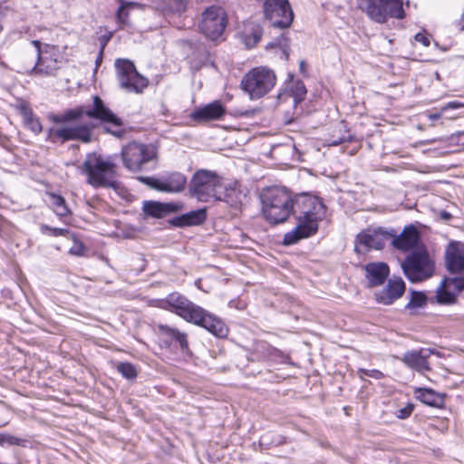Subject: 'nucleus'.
I'll use <instances>...</instances> for the list:
<instances>
[{
    "instance_id": "f257e3e1",
    "label": "nucleus",
    "mask_w": 464,
    "mask_h": 464,
    "mask_svg": "<svg viewBox=\"0 0 464 464\" xmlns=\"http://www.w3.org/2000/svg\"><path fill=\"white\" fill-rule=\"evenodd\" d=\"M160 308L176 314L188 323L201 326L217 337L224 338L228 329L219 318L179 293H171L160 301Z\"/></svg>"
},
{
    "instance_id": "f03ea898",
    "label": "nucleus",
    "mask_w": 464,
    "mask_h": 464,
    "mask_svg": "<svg viewBox=\"0 0 464 464\" xmlns=\"http://www.w3.org/2000/svg\"><path fill=\"white\" fill-rule=\"evenodd\" d=\"M293 213L296 215L298 223L295 229L285 235V245H293L314 235L318 230V221L324 217L325 207L318 198L303 195L294 201Z\"/></svg>"
},
{
    "instance_id": "7ed1b4c3",
    "label": "nucleus",
    "mask_w": 464,
    "mask_h": 464,
    "mask_svg": "<svg viewBox=\"0 0 464 464\" xmlns=\"http://www.w3.org/2000/svg\"><path fill=\"white\" fill-rule=\"evenodd\" d=\"M261 202L265 218L274 225L285 222L294 210V200L283 188L265 189L261 194Z\"/></svg>"
},
{
    "instance_id": "20e7f679",
    "label": "nucleus",
    "mask_w": 464,
    "mask_h": 464,
    "mask_svg": "<svg viewBox=\"0 0 464 464\" xmlns=\"http://www.w3.org/2000/svg\"><path fill=\"white\" fill-rule=\"evenodd\" d=\"M81 169L87 176V183L94 188L116 187V165L110 159L96 153L88 154Z\"/></svg>"
},
{
    "instance_id": "39448f33",
    "label": "nucleus",
    "mask_w": 464,
    "mask_h": 464,
    "mask_svg": "<svg viewBox=\"0 0 464 464\" xmlns=\"http://www.w3.org/2000/svg\"><path fill=\"white\" fill-rule=\"evenodd\" d=\"M82 115H87L90 118H93L117 127H120L122 124L121 120L116 116L98 96H94L93 106L92 109L84 110L82 106H79L74 109L65 111L63 113L52 115L50 116V120L55 123H65L76 121Z\"/></svg>"
},
{
    "instance_id": "423d86ee",
    "label": "nucleus",
    "mask_w": 464,
    "mask_h": 464,
    "mask_svg": "<svg viewBox=\"0 0 464 464\" xmlns=\"http://www.w3.org/2000/svg\"><path fill=\"white\" fill-rule=\"evenodd\" d=\"M405 276L412 283L430 278L435 270V262L426 249L410 253L401 263Z\"/></svg>"
},
{
    "instance_id": "0eeeda50",
    "label": "nucleus",
    "mask_w": 464,
    "mask_h": 464,
    "mask_svg": "<svg viewBox=\"0 0 464 464\" xmlns=\"http://www.w3.org/2000/svg\"><path fill=\"white\" fill-rule=\"evenodd\" d=\"M221 188V178L217 173L207 169L198 170L189 183L191 196L202 202L211 198H220Z\"/></svg>"
},
{
    "instance_id": "6e6552de",
    "label": "nucleus",
    "mask_w": 464,
    "mask_h": 464,
    "mask_svg": "<svg viewBox=\"0 0 464 464\" xmlns=\"http://www.w3.org/2000/svg\"><path fill=\"white\" fill-rule=\"evenodd\" d=\"M276 77L273 71L257 67L248 72L241 81L243 91L251 99H259L266 95L276 84Z\"/></svg>"
},
{
    "instance_id": "1a4fd4ad",
    "label": "nucleus",
    "mask_w": 464,
    "mask_h": 464,
    "mask_svg": "<svg viewBox=\"0 0 464 464\" xmlns=\"http://www.w3.org/2000/svg\"><path fill=\"white\" fill-rule=\"evenodd\" d=\"M34 47L33 61L24 68L25 72L34 74L53 75L59 68L57 49L54 46L41 47V42L32 41Z\"/></svg>"
},
{
    "instance_id": "9d476101",
    "label": "nucleus",
    "mask_w": 464,
    "mask_h": 464,
    "mask_svg": "<svg viewBox=\"0 0 464 464\" xmlns=\"http://www.w3.org/2000/svg\"><path fill=\"white\" fill-rule=\"evenodd\" d=\"M362 9L374 22L383 24L388 17L402 19L405 15L402 0H362Z\"/></svg>"
},
{
    "instance_id": "9b49d317",
    "label": "nucleus",
    "mask_w": 464,
    "mask_h": 464,
    "mask_svg": "<svg viewBox=\"0 0 464 464\" xmlns=\"http://www.w3.org/2000/svg\"><path fill=\"white\" fill-rule=\"evenodd\" d=\"M114 65L119 86L125 92L141 93L148 86L149 82L147 78L137 72L131 61L117 59Z\"/></svg>"
},
{
    "instance_id": "f8f14e48",
    "label": "nucleus",
    "mask_w": 464,
    "mask_h": 464,
    "mask_svg": "<svg viewBox=\"0 0 464 464\" xmlns=\"http://www.w3.org/2000/svg\"><path fill=\"white\" fill-rule=\"evenodd\" d=\"M156 151L153 146L139 142H130L121 150L124 166L131 171H139L142 166L154 159Z\"/></svg>"
},
{
    "instance_id": "ddd939ff",
    "label": "nucleus",
    "mask_w": 464,
    "mask_h": 464,
    "mask_svg": "<svg viewBox=\"0 0 464 464\" xmlns=\"http://www.w3.org/2000/svg\"><path fill=\"white\" fill-rule=\"evenodd\" d=\"M227 26V14L218 5L208 7L201 15L200 31L209 39L216 40L221 36Z\"/></svg>"
},
{
    "instance_id": "4468645a",
    "label": "nucleus",
    "mask_w": 464,
    "mask_h": 464,
    "mask_svg": "<svg viewBox=\"0 0 464 464\" xmlns=\"http://www.w3.org/2000/svg\"><path fill=\"white\" fill-rule=\"evenodd\" d=\"M392 236L390 229L382 227H370L360 232L355 239L354 250L357 253H365L371 249H382Z\"/></svg>"
},
{
    "instance_id": "2eb2a0df",
    "label": "nucleus",
    "mask_w": 464,
    "mask_h": 464,
    "mask_svg": "<svg viewBox=\"0 0 464 464\" xmlns=\"http://www.w3.org/2000/svg\"><path fill=\"white\" fill-rule=\"evenodd\" d=\"M263 8L265 17L274 27L287 28L291 25L294 13L288 0H266Z\"/></svg>"
},
{
    "instance_id": "dca6fc26",
    "label": "nucleus",
    "mask_w": 464,
    "mask_h": 464,
    "mask_svg": "<svg viewBox=\"0 0 464 464\" xmlns=\"http://www.w3.org/2000/svg\"><path fill=\"white\" fill-rule=\"evenodd\" d=\"M140 179L154 189L169 193L182 191L187 183L185 175L180 172H172L160 179L140 177Z\"/></svg>"
},
{
    "instance_id": "f3484780",
    "label": "nucleus",
    "mask_w": 464,
    "mask_h": 464,
    "mask_svg": "<svg viewBox=\"0 0 464 464\" xmlns=\"http://www.w3.org/2000/svg\"><path fill=\"white\" fill-rule=\"evenodd\" d=\"M464 290V277H445L436 290V300L441 304H451L459 292Z\"/></svg>"
},
{
    "instance_id": "a211bd4d",
    "label": "nucleus",
    "mask_w": 464,
    "mask_h": 464,
    "mask_svg": "<svg viewBox=\"0 0 464 464\" xmlns=\"http://www.w3.org/2000/svg\"><path fill=\"white\" fill-rule=\"evenodd\" d=\"M392 246L401 252H408L415 248L420 241V232L413 225L404 227L400 234L394 229H390Z\"/></svg>"
},
{
    "instance_id": "6ab92c4d",
    "label": "nucleus",
    "mask_w": 464,
    "mask_h": 464,
    "mask_svg": "<svg viewBox=\"0 0 464 464\" xmlns=\"http://www.w3.org/2000/svg\"><path fill=\"white\" fill-rule=\"evenodd\" d=\"M406 289V285L401 277L393 276L390 278L386 285L375 292L374 296L378 304L389 305L401 298Z\"/></svg>"
},
{
    "instance_id": "aec40b11",
    "label": "nucleus",
    "mask_w": 464,
    "mask_h": 464,
    "mask_svg": "<svg viewBox=\"0 0 464 464\" xmlns=\"http://www.w3.org/2000/svg\"><path fill=\"white\" fill-rule=\"evenodd\" d=\"M91 128L85 124L67 125L51 130L52 137L61 141L81 140L87 143L91 141Z\"/></svg>"
},
{
    "instance_id": "412c9836",
    "label": "nucleus",
    "mask_w": 464,
    "mask_h": 464,
    "mask_svg": "<svg viewBox=\"0 0 464 464\" xmlns=\"http://www.w3.org/2000/svg\"><path fill=\"white\" fill-rule=\"evenodd\" d=\"M446 266L451 274L464 271V246L460 243H450L445 253Z\"/></svg>"
},
{
    "instance_id": "4be33fe9",
    "label": "nucleus",
    "mask_w": 464,
    "mask_h": 464,
    "mask_svg": "<svg viewBox=\"0 0 464 464\" xmlns=\"http://www.w3.org/2000/svg\"><path fill=\"white\" fill-rule=\"evenodd\" d=\"M365 279L369 287H375L384 283L390 274L389 266L384 262H372L364 266Z\"/></svg>"
},
{
    "instance_id": "5701e85b",
    "label": "nucleus",
    "mask_w": 464,
    "mask_h": 464,
    "mask_svg": "<svg viewBox=\"0 0 464 464\" xmlns=\"http://www.w3.org/2000/svg\"><path fill=\"white\" fill-rule=\"evenodd\" d=\"M158 333L162 340L168 343V345L176 343L183 352H188V334L184 332L179 331L178 328L160 324L157 325Z\"/></svg>"
},
{
    "instance_id": "b1692460",
    "label": "nucleus",
    "mask_w": 464,
    "mask_h": 464,
    "mask_svg": "<svg viewBox=\"0 0 464 464\" xmlns=\"http://www.w3.org/2000/svg\"><path fill=\"white\" fill-rule=\"evenodd\" d=\"M226 112L224 106L218 101L196 109L191 118L198 122H207L221 119Z\"/></svg>"
},
{
    "instance_id": "393cba45",
    "label": "nucleus",
    "mask_w": 464,
    "mask_h": 464,
    "mask_svg": "<svg viewBox=\"0 0 464 464\" xmlns=\"http://www.w3.org/2000/svg\"><path fill=\"white\" fill-rule=\"evenodd\" d=\"M430 350L420 349L410 351L403 354L401 361L410 368L420 372L430 371L428 358L431 354Z\"/></svg>"
},
{
    "instance_id": "a878e982",
    "label": "nucleus",
    "mask_w": 464,
    "mask_h": 464,
    "mask_svg": "<svg viewBox=\"0 0 464 464\" xmlns=\"http://www.w3.org/2000/svg\"><path fill=\"white\" fill-rule=\"evenodd\" d=\"M181 209V205L177 203H160L149 201L144 203V212L154 218H163L167 214L178 212Z\"/></svg>"
},
{
    "instance_id": "bb28decb",
    "label": "nucleus",
    "mask_w": 464,
    "mask_h": 464,
    "mask_svg": "<svg viewBox=\"0 0 464 464\" xmlns=\"http://www.w3.org/2000/svg\"><path fill=\"white\" fill-rule=\"evenodd\" d=\"M207 218L206 208H199L189 211L173 220V224L178 227L197 226L202 224Z\"/></svg>"
},
{
    "instance_id": "cd10ccee",
    "label": "nucleus",
    "mask_w": 464,
    "mask_h": 464,
    "mask_svg": "<svg viewBox=\"0 0 464 464\" xmlns=\"http://www.w3.org/2000/svg\"><path fill=\"white\" fill-rule=\"evenodd\" d=\"M246 198V194L242 191L238 182L235 181L225 187L224 200L232 207L241 206Z\"/></svg>"
},
{
    "instance_id": "c85d7f7f",
    "label": "nucleus",
    "mask_w": 464,
    "mask_h": 464,
    "mask_svg": "<svg viewBox=\"0 0 464 464\" xmlns=\"http://www.w3.org/2000/svg\"><path fill=\"white\" fill-rule=\"evenodd\" d=\"M121 5L116 13L117 22L120 24L121 28L125 26H129L130 23V14L132 10L140 8V5L134 2H124L120 1Z\"/></svg>"
},
{
    "instance_id": "c756f323",
    "label": "nucleus",
    "mask_w": 464,
    "mask_h": 464,
    "mask_svg": "<svg viewBox=\"0 0 464 464\" xmlns=\"http://www.w3.org/2000/svg\"><path fill=\"white\" fill-rule=\"evenodd\" d=\"M20 113L23 117L24 123L27 129L34 134H39L42 131V124L38 118H36L32 110L26 105H21Z\"/></svg>"
},
{
    "instance_id": "7c9ffc66",
    "label": "nucleus",
    "mask_w": 464,
    "mask_h": 464,
    "mask_svg": "<svg viewBox=\"0 0 464 464\" xmlns=\"http://www.w3.org/2000/svg\"><path fill=\"white\" fill-rule=\"evenodd\" d=\"M50 199V203L53 208V210L56 213V215L60 217H65L70 214V210L67 208L65 200L63 197L55 194H51Z\"/></svg>"
},
{
    "instance_id": "2f4dec72",
    "label": "nucleus",
    "mask_w": 464,
    "mask_h": 464,
    "mask_svg": "<svg viewBox=\"0 0 464 464\" xmlns=\"http://www.w3.org/2000/svg\"><path fill=\"white\" fill-rule=\"evenodd\" d=\"M417 398L423 403L430 406H437L440 401V396L430 389L418 390Z\"/></svg>"
},
{
    "instance_id": "473e14b6",
    "label": "nucleus",
    "mask_w": 464,
    "mask_h": 464,
    "mask_svg": "<svg viewBox=\"0 0 464 464\" xmlns=\"http://www.w3.org/2000/svg\"><path fill=\"white\" fill-rule=\"evenodd\" d=\"M427 304V296L422 292L411 291V298L406 307L408 309L422 308Z\"/></svg>"
},
{
    "instance_id": "72a5a7b5",
    "label": "nucleus",
    "mask_w": 464,
    "mask_h": 464,
    "mask_svg": "<svg viewBox=\"0 0 464 464\" xmlns=\"http://www.w3.org/2000/svg\"><path fill=\"white\" fill-rule=\"evenodd\" d=\"M262 36V29L258 25H254L251 28V32L249 34L246 33L245 35V44L248 47H254L261 39Z\"/></svg>"
},
{
    "instance_id": "f704fd0d",
    "label": "nucleus",
    "mask_w": 464,
    "mask_h": 464,
    "mask_svg": "<svg viewBox=\"0 0 464 464\" xmlns=\"http://www.w3.org/2000/svg\"><path fill=\"white\" fill-rule=\"evenodd\" d=\"M277 47L282 51L285 59H288L289 46H288L287 40L284 36V34H281L280 37H277L275 41L268 43L266 45V49H273V48H277Z\"/></svg>"
},
{
    "instance_id": "c9c22d12",
    "label": "nucleus",
    "mask_w": 464,
    "mask_h": 464,
    "mask_svg": "<svg viewBox=\"0 0 464 464\" xmlns=\"http://www.w3.org/2000/svg\"><path fill=\"white\" fill-rule=\"evenodd\" d=\"M117 370L127 379H134L137 376L135 367L130 362H120L117 364Z\"/></svg>"
},
{
    "instance_id": "e433bc0d",
    "label": "nucleus",
    "mask_w": 464,
    "mask_h": 464,
    "mask_svg": "<svg viewBox=\"0 0 464 464\" xmlns=\"http://www.w3.org/2000/svg\"><path fill=\"white\" fill-rule=\"evenodd\" d=\"M69 252L73 256H84L85 246L81 241L73 237V244L71 246Z\"/></svg>"
},
{
    "instance_id": "4c0bfd02",
    "label": "nucleus",
    "mask_w": 464,
    "mask_h": 464,
    "mask_svg": "<svg viewBox=\"0 0 464 464\" xmlns=\"http://www.w3.org/2000/svg\"><path fill=\"white\" fill-rule=\"evenodd\" d=\"M360 377L363 378L364 376L371 377L376 380H380L383 377V373L379 370H367V369H359L358 371Z\"/></svg>"
},
{
    "instance_id": "58836bf2",
    "label": "nucleus",
    "mask_w": 464,
    "mask_h": 464,
    "mask_svg": "<svg viewBox=\"0 0 464 464\" xmlns=\"http://www.w3.org/2000/svg\"><path fill=\"white\" fill-rule=\"evenodd\" d=\"M43 230L48 231L50 235L53 237L65 236L69 231L65 228L52 227L48 226H43Z\"/></svg>"
},
{
    "instance_id": "ea45409f",
    "label": "nucleus",
    "mask_w": 464,
    "mask_h": 464,
    "mask_svg": "<svg viewBox=\"0 0 464 464\" xmlns=\"http://www.w3.org/2000/svg\"><path fill=\"white\" fill-rule=\"evenodd\" d=\"M20 440L16 437H14L9 434L1 433V445L9 444V445H18Z\"/></svg>"
},
{
    "instance_id": "a19ab883",
    "label": "nucleus",
    "mask_w": 464,
    "mask_h": 464,
    "mask_svg": "<svg viewBox=\"0 0 464 464\" xmlns=\"http://www.w3.org/2000/svg\"><path fill=\"white\" fill-rule=\"evenodd\" d=\"M463 107H464V103H461L458 101H452V102H448L445 106L441 107V111H445L449 109L456 110V109H459V108H463Z\"/></svg>"
},
{
    "instance_id": "79ce46f5",
    "label": "nucleus",
    "mask_w": 464,
    "mask_h": 464,
    "mask_svg": "<svg viewBox=\"0 0 464 464\" xmlns=\"http://www.w3.org/2000/svg\"><path fill=\"white\" fill-rule=\"evenodd\" d=\"M413 407L411 405H408L403 409L399 411V414L397 415L400 419H406L412 412Z\"/></svg>"
},
{
    "instance_id": "37998d69",
    "label": "nucleus",
    "mask_w": 464,
    "mask_h": 464,
    "mask_svg": "<svg viewBox=\"0 0 464 464\" xmlns=\"http://www.w3.org/2000/svg\"><path fill=\"white\" fill-rule=\"evenodd\" d=\"M414 38L417 42L421 43L425 47H428L430 44L429 37L421 33H418Z\"/></svg>"
},
{
    "instance_id": "c03bdc74",
    "label": "nucleus",
    "mask_w": 464,
    "mask_h": 464,
    "mask_svg": "<svg viewBox=\"0 0 464 464\" xmlns=\"http://www.w3.org/2000/svg\"><path fill=\"white\" fill-rule=\"evenodd\" d=\"M305 92H306V91H305L304 86V85L299 86V87L297 88V96H298V99H299V100L304 99Z\"/></svg>"
},
{
    "instance_id": "a18cd8bd",
    "label": "nucleus",
    "mask_w": 464,
    "mask_h": 464,
    "mask_svg": "<svg viewBox=\"0 0 464 464\" xmlns=\"http://www.w3.org/2000/svg\"><path fill=\"white\" fill-rule=\"evenodd\" d=\"M443 112H444V111H440V112H438V113L430 114V115H429V118H430V120H438V119H440V118L442 116V113H443Z\"/></svg>"
},
{
    "instance_id": "49530a36",
    "label": "nucleus",
    "mask_w": 464,
    "mask_h": 464,
    "mask_svg": "<svg viewBox=\"0 0 464 464\" xmlns=\"http://www.w3.org/2000/svg\"><path fill=\"white\" fill-rule=\"evenodd\" d=\"M105 44H106V43L102 47V50L100 52V55H99L98 59H97V61H96L97 64L102 61V52H103V48H104Z\"/></svg>"
},
{
    "instance_id": "de8ad7c7",
    "label": "nucleus",
    "mask_w": 464,
    "mask_h": 464,
    "mask_svg": "<svg viewBox=\"0 0 464 464\" xmlns=\"http://www.w3.org/2000/svg\"><path fill=\"white\" fill-rule=\"evenodd\" d=\"M442 218L444 219H449L450 218V214L447 213V212H444V213H442Z\"/></svg>"
},
{
    "instance_id": "09e8293b",
    "label": "nucleus",
    "mask_w": 464,
    "mask_h": 464,
    "mask_svg": "<svg viewBox=\"0 0 464 464\" xmlns=\"http://www.w3.org/2000/svg\"><path fill=\"white\" fill-rule=\"evenodd\" d=\"M304 65H305V63H304V61H301V62H300V70H301V71H304Z\"/></svg>"
},
{
    "instance_id": "8fccbe9b",
    "label": "nucleus",
    "mask_w": 464,
    "mask_h": 464,
    "mask_svg": "<svg viewBox=\"0 0 464 464\" xmlns=\"http://www.w3.org/2000/svg\"><path fill=\"white\" fill-rule=\"evenodd\" d=\"M345 140H346L345 139H342V140H340L339 141H334V143H333V144H334V145H336V144H339V143H341V142H343V141H345Z\"/></svg>"
},
{
    "instance_id": "3c124183",
    "label": "nucleus",
    "mask_w": 464,
    "mask_h": 464,
    "mask_svg": "<svg viewBox=\"0 0 464 464\" xmlns=\"http://www.w3.org/2000/svg\"><path fill=\"white\" fill-rule=\"evenodd\" d=\"M461 20H462V22L464 23V13H463V14H462V15H461Z\"/></svg>"
},
{
    "instance_id": "603ef678",
    "label": "nucleus",
    "mask_w": 464,
    "mask_h": 464,
    "mask_svg": "<svg viewBox=\"0 0 464 464\" xmlns=\"http://www.w3.org/2000/svg\"><path fill=\"white\" fill-rule=\"evenodd\" d=\"M2 30H3V26H2V24H0V33L2 32Z\"/></svg>"
}]
</instances>
